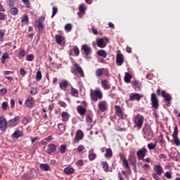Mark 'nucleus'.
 Wrapping results in <instances>:
<instances>
[{"mask_svg": "<svg viewBox=\"0 0 180 180\" xmlns=\"http://www.w3.org/2000/svg\"><path fill=\"white\" fill-rule=\"evenodd\" d=\"M90 96L94 102H98V101H101L103 98V94L100 89H96L95 90H90Z\"/></svg>", "mask_w": 180, "mask_h": 180, "instance_id": "obj_1", "label": "nucleus"}, {"mask_svg": "<svg viewBox=\"0 0 180 180\" xmlns=\"http://www.w3.org/2000/svg\"><path fill=\"white\" fill-rule=\"evenodd\" d=\"M153 169L155 173L152 174L153 178H154V179L155 180H161L160 176H161V175L164 174V169H162V167L160 165H155L153 167Z\"/></svg>", "mask_w": 180, "mask_h": 180, "instance_id": "obj_2", "label": "nucleus"}, {"mask_svg": "<svg viewBox=\"0 0 180 180\" xmlns=\"http://www.w3.org/2000/svg\"><path fill=\"white\" fill-rule=\"evenodd\" d=\"M134 127H137L138 130H140L143 127V124L144 123V117L140 114L136 115L134 118Z\"/></svg>", "mask_w": 180, "mask_h": 180, "instance_id": "obj_3", "label": "nucleus"}, {"mask_svg": "<svg viewBox=\"0 0 180 180\" xmlns=\"http://www.w3.org/2000/svg\"><path fill=\"white\" fill-rule=\"evenodd\" d=\"M143 132L145 139H147L148 140H150V139H153V129H151V127H149V125H146L145 127H143Z\"/></svg>", "mask_w": 180, "mask_h": 180, "instance_id": "obj_4", "label": "nucleus"}, {"mask_svg": "<svg viewBox=\"0 0 180 180\" xmlns=\"http://www.w3.org/2000/svg\"><path fill=\"white\" fill-rule=\"evenodd\" d=\"M178 134H179L178 127L175 126L174 129V132H173L172 136L173 141H174L175 146H176L177 147H179V146H180V139L178 137Z\"/></svg>", "mask_w": 180, "mask_h": 180, "instance_id": "obj_5", "label": "nucleus"}, {"mask_svg": "<svg viewBox=\"0 0 180 180\" xmlns=\"http://www.w3.org/2000/svg\"><path fill=\"white\" fill-rule=\"evenodd\" d=\"M72 72L75 75L79 73L80 77H84V70H82V68L79 67V65H78L77 63L74 64V68L72 70Z\"/></svg>", "mask_w": 180, "mask_h": 180, "instance_id": "obj_6", "label": "nucleus"}, {"mask_svg": "<svg viewBox=\"0 0 180 180\" xmlns=\"http://www.w3.org/2000/svg\"><path fill=\"white\" fill-rule=\"evenodd\" d=\"M150 101L152 102V106L155 108V109H158V99L157 98V95H155V94H151Z\"/></svg>", "mask_w": 180, "mask_h": 180, "instance_id": "obj_7", "label": "nucleus"}, {"mask_svg": "<svg viewBox=\"0 0 180 180\" xmlns=\"http://www.w3.org/2000/svg\"><path fill=\"white\" fill-rule=\"evenodd\" d=\"M120 158L122 160L123 162L124 167H125L126 169H128V171H131L130 169V166L129 165V162L127 161V159L126 158V156L123 155L122 153H120Z\"/></svg>", "mask_w": 180, "mask_h": 180, "instance_id": "obj_8", "label": "nucleus"}, {"mask_svg": "<svg viewBox=\"0 0 180 180\" xmlns=\"http://www.w3.org/2000/svg\"><path fill=\"white\" fill-rule=\"evenodd\" d=\"M84 139V132L81 129H79L76 131V134L75 136V143H78L80 140Z\"/></svg>", "mask_w": 180, "mask_h": 180, "instance_id": "obj_9", "label": "nucleus"}, {"mask_svg": "<svg viewBox=\"0 0 180 180\" xmlns=\"http://www.w3.org/2000/svg\"><path fill=\"white\" fill-rule=\"evenodd\" d=\"M116 63L117 65H122L124 63V58L121 53H117Z\"/></svg>", "mask_w": 180, "mask_h": 180, "instance_id": "obj_10", "label": "nucleus"}, {"mask_svg": "<svg viewBox=\"0 0 180 180\" xmlns=\"http://www.w3.org/2000/svg\"><path fill=\"white\" fill-rule=\"evenodd\" d=\"M7 125L8 122H6V120L4 117H0V130H1V131L6 130L8 127Z\"/></svg>", "mask_w": 180, "mask_h": 180, "instance_id": "obj_11", "label": "nucleus"}, {"mask_svg": "<svg viewBox=\"0 0 180 180\" xmlns=\"http://www.w3.org/2000/svg\"><path fill=\"white\" fill-rule=\"evenodd\" d=\"M143 98V96H141L140 94L131 93L129 96V101H137L138 102Z\"/></svg>", "mask_w": 180, "mask_h": 180, "instance_id": "obj_12", "label": "nucleus"}, {"mask_svg": "<svg viewBox=\"0 0 180 180\" xmlns=\"http://www.w3.org/2000/svg\"><path fill=\"white\" fill-rule=\"evenodd\" d=\"M25 105L27 108H33L34 106V98L32 96H28L25 101Z\"/></svg>", "mask_w": 180, "mask_h": 180, "instance_id": "obj_13", "label": "nucleus"}, {"mask_svg": "<svg viewBox=\"0 0 180 180\" xmlns=\"http://www.w3.org/2000/svg\"><path fill=\"white\" fill-rule=\"evenodd\" d=\"M108 42L109 39L108 38H100L96 41L97 46H106Z\"/></svg>", "mask_w": 180, "mask_h": 180, "instance_id": "obj_14", "label": "nucleus"}, {"mask_svg": "<svg viewBox=\"0 0 180 180\" xmlns=\"http://www.w3.org/2000/svg\"><path fill=\"white\" fill-rule=\"evenodd\" d=\"M54 151H57V146H56V145H54V143L48 145V148L46 150V153L48 154H51V153H54Z\"/></svg>", "mask_w": 180, "mask_h": 180, "instance_id": "obj_15", "label": "nucleus"}, {"mask_svg": "<svg viewBox=\"0 0 180 180\" xmlns=\"http://www.w3.org/2000/svg\"><path fill=\"white\" fill-rule=\"evenodd\" d=\"M106 105H108V103H106L105 101H102L98 103V106L101 112H105L106 110Z\"/></svg>", "mask_w": 180, "mask_h": 180, "instance_id": "obj_16", "label": "nucleus"}, {"mask_svg": "<svg viewBox=\"0 0 180 180\" xmlns=\"http://www.w3.org/2000/svg\"><path fill=\"white\" fill-rule=\"evenodd\" d=\"M115 109L119 119H123V110H122V108H120L119 105H115Z\"/></svg>", "mask_w": 180, "mask_h": 180, "instance_id": "obj_17", "label": "nucleus"}, {"mask_svg": "<svg viewBox=\"0 0 180 180\" xmlns=\"http://www.w3.org/2000/svg\"><path fill=\"white\" fill-rule=\"evenodd\" d=\"M147 153V149L146 148H142L141 150L137 151V156L139 158H144L146 157V153Z\"/></svg>", "mask_w": 180, "mask_h": 180, "instance_id": "obj_18", "label": "nucleus"}, {"mask_svg": "<svg viewBox=\"0 0 180 180\" xmlns=\"http://www.w3.org/2000/svg\"><path fill=\"white\" fill-rule=\"evenodd\" d=\"M162 96L165 98V101H167V102H168V103H169V102H171V99H172L171 95L164 90L162 91Z\"/></svg>", "mask_w": 180, "mask_h": 180, "instance_id": "obj_19", "label": "nucleus"}, {"mask_svg": "<svg viewBox=\"0 0 180 180\" xmlns=\"http://www.w3.org/2000/svg\"><path fill=\"white\" fill-rule=\"evenodd\" d=\"M20 120V116H16L13 119L11 120L8 123L10 126H16L18 123H19V121Z\"/></svg>", "mask_w": 180, "mask_h": 180, "instance_id": "obj_20", "label": "nucleus"}, {"mask_svg": "<svg viewBox=\"0 0 180 180\" xmlns=\"http://www.w3.org/2000/svg\"><path fill=\"white\" fill-rule=\"evenodd\" d=\"M101 86L105 91L108 89H110V83L108 80H101Z\"/></svg>", "mask_w": 180, "mask_h": 180, "instance_id": "obj_21", "label": "nucleus"}, {"mask_svg": "<svg viewBox=\"0 0 180 180\" xmlns=\"http://www.w3.org/2000/svg\"><path fill=\"white\" fill-rule=\"evenodd\" d=\"M77 112L81 116H84L86 113V109L84 108L82 105H78L77 108Z\"/></svg>", "mask_w": 180, "mask_h": 180, "instance_id": "obj_22", "label": "nucleus"}, {"mask_svg": "<svg viewBox=\"0 0 180 180\" xmlns=\"http://www.w3.org/2000/svg\"><path fill=\"white\" fill-rule=\"evenodd\" d=\"M131 84L135 91H140V86H141V85L137 80L132 81Z\"/></svg>", "mask_w": 180, "mask_h": 180, "instance_id": "obj_23", "label": "nucleus"}, {"mask_svg": "<svg viewBox=\"0 0 180 180\" xmlns=\"http://www.w3.org/2000/svg\"><path fill=\"white\" fill-rule=\"evenodd\" d=\"M82 50L84 51L86 56H89L92 53V50L88 46H82Z\"/></svg>", "mask_w": 180, "mask_h": 180, "instance_id": "obj_24", "label": "nucleus"}, {"mask_svg": "<svg viewBox=\"0 0 180 180\" xmlns=\"http://www.w3.org/2000/svg\"><path fill=\"white\" fill-rule=\"evenodd\" d=\"M103 71H105V68H98L96 70V77L97 78H101L102 75H103Z\"/></svg>", "mask_w": 180, "mask_h": 180, "instance_id": "obj_25", "label": "nucleus"}, {"mask_svg": "<svg viewBox=\"0 0 180 180\" xmlns=\"http://www.w3.org/2000/svg\"><path fill=\"white\" fill-rule=\"evenodd\" d=\"M39 168L40 169H41L42 171H50V165H49V164H40L39 165Z\"/></svg>", "mask_w": 180, "mask_h": 180, "instance_id": "obj_26", "label": "nucleus"}, {"mask_svg": "<svg viewBox=\"0 0 180 180\" xmlns=\"http://www.w3.org/2000/svg\"><path fill=\"white\" fill-rule=\"evenodd\" d=\"M61 117L63 122H68V120L70 119V115H68V112H63L61 114Z\"/></svg>", "mask_w": 180, "mask_h": 180, "instance_id": "obj_27", "label": "nucleus"}, {"mask_svg": "<svg viewBox=\"0 0 180 180\" xmlns=\"http://www.w3.org/2000/svg\"><path fill=\"white\" fill-rule=\"evenodd\" d=\"M74 168L72 167H66L64 169V172L66 175H72L74 174Z\"/></svg>", "mask_w": 180, "mask_h": 180, "instance_id": "obj_28", "label": "nucleus"}, {"mask_svg": "<svg viewBox=\"0 0 180 180\" xmlns=\"http://www.w3.org/2000/svg\"><path fill=\"white\" fill-rule=\"evenodd\" d=\"M35 23H37V27L38 28L39 32H41L44 29V22L41 21H35Z\"/></svg>", "mask_w": 180, "mask_h": 180, "instance_id": "obj_29", "label": "nucleus"}, {"mask_svg": "<svg viewBox=\"0 0 180 180\" xmlns=\"http://www.w3.org/2000/svg\"><path fill=\"white\" fill-rule=\"evenodd\" d=\"M101 165H103V169L105 171V172H109V165L108 164V162L102 161Z\"/></svg>", "mask_w": 180, "mask_h": 180, "instance_id": "obj_30", "label": "nucleus"}, {"mask_svg": "<svg viewBox=\"0 0 180 180\" xmlns=\"http://www.w3.org/2000/svg\"><path fill=\"white\" fill-rule=\"evenodd\" d=\"M97 54L100 57H103V58H106V57H108V53H106V51L104 50H98L97 51Z\"/></svg>", "mask_w": 180, "mask_h": 180, "instance_id": "obj_31", "label": "nucleus"}, {"mask_svg": "<svg viewBox=\"0 0 180 180\" xmlns=\"http://www.w3.org/2000/svg\"><path fill=\"white\" fill-rule=\"evenodd\" d=\"M59 85H60V89L65 91V88H67V86H68V81L65 80V81L60 82Z\"/></svg>", "mask_w": 180, "mask_h": 180, "instance_id": "obj_32", "label": "nucleus"}, {"mask_svg": "<svg viewBox=\"0 0 180 180\" xmlns=\"http://www.w3.org/2000/svg\"><path fill=\"white\" fill-rule=\"evenodd\" d=\"M56 41L58 44H61L62 41H64V37L61 35H56L55 36Z\"/></svg>", "mask_w": 180, "mask_h": 180, "instance_id": "obj_33", "label": "nucleus"}, {"mask_svg": "<svg viewBox=\"0 0 180 180\" xmlns=\"http://www.w3.org/2000/svg\"><path fill=\"white\" fill-rule=\"evenodd\" d=\"M70 94L72 95V96H78V89L74 88L72 86H71V89Z\"/></svg>", "mask_w": 180, "mask_h": 180, "instance_id": "obj_34", "label": "nucleus"}, {"mask_svg": "<svg viewBox=\"0 0 180 180\" xmlns=\"http://www.w3.org/2000/svg\"><path fill=\"white\" fill-rule=\"evenodd\" d=\"M112 155V149H110V148H107V149L105 150V157L106 158H111Z\"/></svg>", "mask_w": 180, "mask_h": 180, "instance_id": "obj_35", "label": "nucleus"}, {"mask_svg": "<svg viewBox=\"0 0 180 180\" xmlns=\"http://www.w3.org/2000/svg\"><path fill=\"white\" fill-rule=\"evenodd\" d=\"M124 79L127 82V84H129V82H130L131 79V75H130V73L129 72H126Z\"/></svg>", "mask_w": 180, "mask_h": 180, "instance_id": "obj_36", "label": "nucleus"}, {"mask_svg": "<svg viewBox=\"0 0 180 180\" xmlns=\"http://www.w3.org/2000/svg\"><path fill=\"white\" fill-rule=\"evenodd\" d=\"M22 23L27 25L29 23V16L27 15H24L21 19Z\"/></svg>", "mask_w": 180, "mask_h": 180, "instance_id": "obj_37", "label": "nucleus"}, {"mask_svg": "<svg viewBox=\"0 0 180 180\" xmlns=\"http://www.w3.org/2000/svg\"><path fill=\"white\" fill-rule=\"evenodd\" d=\"M22 136V131L20 130H16L13 134V137L15 139H19Z\"/></svg>", "mask_w": 180, "mask_h": 180, "instance_id": "obj_38", "label": "nucleus"}, {"mask_svg": "<svg viewBox=\"0 0 180 180\" xmlns=\"http://www.w3.org/2000/svg\"><path fill=\"white\" fill-rule=\"evenodd\" d=\"M58 130L61 131V133H64L65 131V125L63 123H60L58 125Z\"/></svg>", "mask_w": 180, "mask_h": 180, "instance_id": "obj_39", "label": "nucleus"}, {"mask_svg": "<svg viewBox=\"0 0 180 180\" xmlns=\"http://www.w3.org/2000/svg\"><path fill=\"white\" fill-rule=\"evenodd\" d=\"M59 150L61 154H65V152L67 151V146L65 145L60 146Z\"/></svg>", "mask_w": 180, "mask_h": 180, "instance_id": "obj_40", "label": "nucleus"}, {"mask_svg": "<svg viewBox=\"0 0 180 180\" xmlns=\"http://www.w3.org/2000/svg\"><path fill=\"white\" fill-rule=\"evenodd\" d=\"M10 12L11 15H13L14 16H15V15H18V10L16 7H13L10 9Z\"/></svg>", "mask_w": 180, "mask_h": 180, "instance_id": "obj_41", "label": "nucleus"}, {"mask_svg": "<svg viewBox=\"0 0 180 180\" xmlns=\"http://www.w3.org/2000/svg\"><path fill=\"white\" fill-rule=\"evenodd\" d=\"M25 54H26V52L25 51L24 49H22L19 51L18 57H19L20 60H22V58H23V56H25Z\"/></svg>", "mask_w": 180, "mask_h": 180, "instance_id": "obj_42", "label": "nucleus"}, {"mask_svg": "<svg viewBox=\"0 0 180 180\" xmlns=\"http://www.w3.org/2000/svg\"><path fill=\"white\" fill-rule=\"evenodd\" d=\"M52 15L51 18H54V16H56V15H57V13L58 12V8H57V7L53 6L52 8Z\"/></svg>", "mask_w": 180, "mask_h": 180, "instance_id": "obj_43", "label": "nucleus"}, {"mask_svg": "<svg viewBox=\"0 0 180 180\" xmlns=\"http://www.w3.org/2000/svg\"><path fill=\"white\" fill-rule=\"evenodd\" d=\"M34 60V55L33 54H29L26 57V60L27 61H33Z\"/></svg>", "mask_w": 180, "mask_h": 180, "instance_id": "obj_44", "label": "nucleus"}, {"mask_svg": "<svg viewBox=\"0 0 180 180\" xmlns=\"http://www.w3.org/2000/svg\"><path fill=\"white\" fill-rule=\"evenodd\" d=\"M156 147L157 143H150L148 144V148H149V150H154Z\"/></svg>", "mask_w": 180, "mask_h": 180, "instance_id": "obj_45", "label": "nucleus"}, {"mask_svg": "<svg viewBox=\"0 0 180 180\" xmlns=\"http://www.w3.org/2000/svg\"><path fill=\"white\" fill-rule=\"evenodd\" d=\"M30 94L31 95H36V94H37V89H36L35 87H31Z\"/></svg>", "mask_w": 180, "mask_h": 180, "instance_id": "obj_46", "label": "nucleus"}, {"mask_svg": "<svg viewBox=\"0 0 180 180\" xmlns=\"http://www.w3.org/2000/svg\"><path fill=\"white\" fill-rule=\"evenodd\" d=\"M36 79H37V81H40L41 79V71H38L37 72Z\"/></svg>", "mask_w": 180, "mask_h": 180, "instance_id": "obj_47", "label": "nucleus"}, {"mask_svg": "<svg viewBox=\"0 0 180 180\" xmlns=\"http://www.w3.org/2000/svg\"><path fill=\"white\" fill-rule=\"evenodd\" d=\"M73 51H74L75 56H79V49H78V47L75 46L73 48Z\"/></svg>", "mask_w": 180, "mask_h": 180, "instance_id": "obj_48", "label": "nucleus"}, {"mask_svg": "<svg viewBox=\"0 0 180 180\" xmlns=\"http://www.w3.org/2000/svg\"><path fill=\"white\" fill-rule=\"evenodd\" d=\"M95 158H96V154H95V153H91L89 155V159L90 160V161H94V160H95Z\"/></svg>", "mask_w": 180, "mask_h": 180, "instance_id": "obj_49", "label": "nucleus"}, {"mask_svg": "<svg viewBox=\"0 0 180 180\" xmlns=\"http://www.w3.org/2000/svg\"><path fill=\"white\" fill-rule=\"evenodd\" d=\"M76 165H77V167H82V165H84V160H79L76 162Z\"/></svg>", "mask_w": 180, "mask_h": 180, "instance_id": "obj_50", "label": "nucleus"}, {"mask_svg": "<svg viewBox=\"0 0 180 180\" xmlns=\"http://www.w3.org/2000/svg\"><path fill=\"white\" fill-rule=\"evenodd\" d=\"M79 11L80 13H85V7H84L83 5H80L79 6Z\"/></svg>", "mask_w": 180, "mask_h": 180, "instance_id": "obj_51", "label": "nucleus"}, {"mask_svg": "<svg viewBox=\"0 0 180 180\" xmlns=\"http://www.w3.org/2000/svg\"><path fill=\"white\" fill-rule=\"evenodd\" d=\"M6 30L1 29L0 30V39H4V36H5Z\"/></svg>", "mask_w": 180, "mask_h": 180, "instance_id": "obj_52", "label": "nucleus"}, {"mask_svg": "<svg viewBox=\"0 0 180 180\" xmlns=\"http://www.w3.org/2000/svg\"><path fill=\"white\" fill-rule=\"evenodd\" d=\"M86 120L89 124H91V123H92V117H91V115H87L86 117Z\"/></svg>", "mask_w": 180, "mask_h": 180, "instance_id": "obj_53", "label": "nucleus"}, {"mask_svg": "<svg viewBox=\"0 0 180 180\" xmlns=\"http://www.w3.org/2000/svg\"><path fill=\"white\" fill-rule=\"evenodd\" d=\"M3 110H6L8 109V103L4 102L1 105Z\"/></svg>", "mask_w": 180, "mask_h": 180, "instance_id": "obj_54", "label": "nucleus"}, {"mask_svg": "<svg viewBox=\"0 0 180 180\" xmlns=\"http://www.w3.org/2000/svg\"><path fill=\"white\" fill-rule=\"evenodd\" d=\"M72 29V25L71 24H66L65 25V30H71Z\"/></svg>", "mask_w": 180, "mask_h": 180, "instance_id": "obj_55", "label": "nucleus"}, {"mask_svg": "<svg viewBox=\"0 0 180 180\" xmlns=\"http://www.w3.org/2000/svg\"><path fill=\"white\" fill-rule=\"evenodd\" d=\"M20 75H22V77H25V75H26V74L27 73L24 68H21L20 69Z\"/></svg>", "mask_w": 180, "mask_h": 180, "instance_id": "obj_56", "label": "nucleus"}, {"mask_svg": "<svg viewBox=\"0 0 180 180\" xmlns=\"http://www.w3.org/2000/svg\"><path fill=\"white\" fill-rule=\"evenodd\" d=\"M51 140H53V136L50 135L47 138H45L43 139V142L45 143V141H51Z\"/></svg>", "mask_w": 180, "mask_h": 180, "instance_id": "obj_57", "label": "nucleus"}, {"mask_svg": "<svg viewBox=\"0 0 180 180\" xmlns=\"http://www.w3.org/2000/svg\"><path fill=\"white\" fill-rule=\"evenodd\" d=\"M8 4L10 8H12L15 5V1L13 0H8Z\"/></svg>", "mask_w": 180, "mask_h": 180, "instance_id": "obj_58", "label": "nucleus"}, {"mask_svg": "<svg viewBox=\"0 0 180 180\" xmlns=\"http://www.w3.org/2000/svg\"><path fill=\"white\" fill-rule=\"evenodd\" d=\"M8 92V90L6 88L1 89L0 90V95H5Z\"/></svg>", "mask_w": 180, "mask_h": 180, "instance_id": "obj_59", "label": "nucleus"}, {"mask_svg": "<svg viewBox=\"0 0 180 180\" xmlns=\"http://www.w3.org/2000/svg\"><path fill=\"white\" fill-rule=\"evenodd\" d=\"M165 175L166 178H167V179H171V178H172V175H171V173H169V172H167Z\"/></svg>", "mask_w": 180, "mask_h": 180, "instance_id": "obj_60", "label": "nucleus"}, {"mask_svg": "<svg viewBox=\"0 0 180 180\" xmlns=\"http://www.w3.org/2000/svg\"><path fill=\"white\" fill-rule=\"evenodd\" d=\"M77 150V153H81V151L84 150V146L82 145L79 146Z\"/></svg>", "mask_w": 180, "mask_h": 180, "instance_id": "obj_61", "label": "nucleus"}, {"mask_svg": "<svg viewBox=\"0 0 180 180\" xmlns=\"http://www.w3.org/2000/svg\"><path fill=\"white\" fill-rule=\"evenodd\" d=\"M159 158L162 160H167V155L162 153L159 155Z\"/></svg>", "mask_w": 180, "mask_h": 180, "instance_id": "obj_62", "label": "nucleus"}, {"mask_svg": "<svg viewBox=\"0 0 180 180\" xmlns=\"http://www.w3.org/2000/svg\"><path fill=\"white\" fill-rule=\"evenodd\" d=\"M11 108H15V100L13 98L11 99Z\"/></svg>", "mask_w": 180, "mask_h": 180, "instance_id": "obj_63", "label": "nucleus"}, {"mask_svg": "<svg viewBox=\"0 0 180 180\" xmlns=\"http://www.w3.org/2000/svg\"><path fill=\"white\" fill-rule=\"evenodd\" d=\"M8 57H9V56H8V53H4L2 55V58H3V60H4V61H5V60L8 59Z\"/></svg>", "mask_w": 180, "mask_h": 180, "instance_id": "obj_64", "label": "nucleus"}]
</instances>
